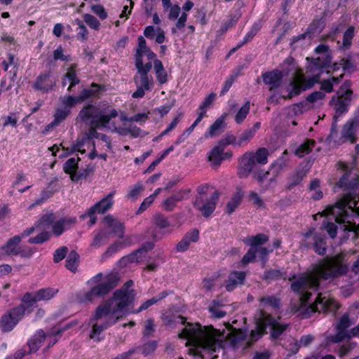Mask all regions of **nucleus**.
Listing matches in <instances>:
<instances>
[{
    "mask_svg": "<svg viewBox=\"0 0 359 359\" xmlns=\"http://www.w3.org/2000/svg\"><path fill=\"white\" fill-rule=\"evenodd\" d=\"M346 270L347 265L344 256L338 255L320 262L311 271L292 283V290L299 294L300 306L297 309L299 313L307 316L315 311L334 312L339 305L328 294H320L313 304L309 303L311 294L309 290L315 291L318 288L320 278H334L344 273Z\"/></svg>",
    "mask_w": 359,
    "mask_h": 359,
    "instance_id": "obj_1",
    "label": "nucleus"
},
{
    "mask_svg": "<svg viewBox=\"0 0 359 359\" xmlns=\"http://www.w3.org/2000/svg\"><path fill=\"white\" fill-rule=\"evenodd\" d=\"M133 280L127 281L123 286L114 292L113 297L100 304L90 320L92 330L90 338L94 341L101 339V334L119 319L130 313L128 306L136 296L133 289Z\"/></svg>",
    "mask_w": 359,
    "mask_h": 359,
    "instance_id": "obj_2",
    "label": "nucleus"
},
{
    "mask_svg": "<svg viewBox=\"0 0 359 359\" xmlns=\"http://www.w3.org/2000/svg\"><path fill=\"white\" fill-rule=\"evenodd\" d=\"M226 328L228 332L224 330L221 332L213 328L212 326H203L198 323H188L179 334L180 338L187 339L186 345L194 347L190 351L193 355L201 354V351L212 353L222 348L224 340L229 337L233 341L243 339L246 337V332L241 328H233L227 323Z\"/></svg>",
    "mask_w": 359,
    "mask_h": 359,
    "instance_id": "obj_3",
    "label": "nucleus"
},
{
    "mask_svg": "<svg viewBox=\"0 0 359 359\" xmlns=\"http://www.w3.org/2000/svg\"><path fill=\"white\" fill-rule=\"evenodd\" d=\"M320 215L332 216L344 230L359 234V200L355 201L351 196L346 195L334 205L327 208Z\"/></svg>",
    "mask_w": 359,
    "mask_h": 359,
    "instance_id": "obj_4",
    "label": "nucleus"
},
{
    "mask_svg": "<svg viewBox=\"0 0 359 359\" xmlns=\"http://www.w3.org/2000/svg\"><path fill=\"white\" fill-rule=\"evenodd\" d=\"M74 218L63 219L56 222L53 221V215H46L41 217L37 224L34 226L28 228L25 231L24 235L29 236L33 232H36L38 235L29 239L31 243L40 244L48 240L50 236L49 229H52L53 234L58 236L62 233L66 229L67 225L75 223Z\"/></svg>",
    "mask_w": 359,
    "mask_h": 359,
    "instance_id": "obj_5",
    "label": "nucleus"
},
{
    "mask_svg": "<svg viewBox=\"0 0 359 359\" xmlns=\"http://www.w3.org/2000/svg\"><path fill=\"white\" fill-rule=\"evenodd\" d=\"M104 230L98 231L91 243V246L98 248L105 243L108 238L107 230L111 231L116 236L121 238V241L115 243L110 246L107 252L108 254H113L121 248L128 246L132 243V238L130 236L123 238V226L118 219H115L112 215H107L103 221Z\"/></svg>",
    "mask_w": 359,
    "mask_h": 359,
    "instance_id": "obj_6",
    "label": "nucleus"
},
{
    "mask_svg": "<svg viewBox=\"0 0 359 359\" xmlns=\"http://www.w3.org/2000/svg\"><path fill=\"white\" fill-rule=\"evenodd\" d=\"M256 329L251 331L250 338L252 341H257L266 333V327H270L272 330L271 336L276 338L285 330L286 325L280 324L277 320L273 319L266 313L261 311L255 318Z\"/></svg>",
    "mask_w": 359,
    "mask_h": 359,
    "instance_id": "obj_7",
    "label": "nucleus"
},
{
    "mask_svg": "<svg viewBox=\"0 0 359 359\" xmlns=\"http://www.w3.org/2000/svg\"><path fill=\"white\" fill-rule=\"evenodd\" d=\"M269 155V151L266 148H259L255 153L245 154L240 161L239 175L242 177H247L255 169L257 164H266Z\"/></svg>",
    "mask_w": 359,
    "mask_h": 359,
    "instance_id": "obj_8",
    "label": "nucleus"
},
{
    "mask_svg": "<svg viewBox=\"0 0 359 359\" xmlns=\"http://www.w3.org/2000/svg\"><path fill=\"white\" fill-rule=\"evenodd\" d=\"M29 307L24 302L8 310L0 319V328L4 332L12 331L27 314L30 313Z\"/></svg>",
    "mask_w": 359,
    "mask_h": 359,
    "instance_id": "obj_9",
    "label": "nucleus"
},
{
    "mask_svg": "<svg viewBox=\"0 0 359 359\" xmlns=\"http://www.w3.org/2000/svg\"><path fill=\"white\" fill-rule=\"evenodd\" d=\"M118 280L119 278L116 274L107 275L104 281L94 285L90 290L81 294L79 297L80 302L83 303L92 302L97 297L106 294L117 285Z\"/></svg>",
    "mask_w": 359,
    "mask_h": 359,
    "instance_id": "obj_10",
    "label": "nucleus"
},
{
    "mask_svg": "<svg viewBox=\"0 0 359 359\" xmlns=\"http://www.w3.org/2000/svg\"><path fill=\"white\" fill-rule=\"evenodd\" d=\"M353 99V91L351 88V83L348 81L344 82L337 92V95L333 96L330 102V105L335 110L336 115L340 116L348 111V108Z\"/></svg>",
    "mask_w": 359,
    "mask_h": 359,
    "instance_id": "obj_11",
    "label": "nucleus"
},
{
    "mask_svg": "<svg viewBox=\"0 0 359 359\" xmlns=\"http://www.w3.org/2000/svg\"><path fill=\"white\" fill-rule=\"evenodd\" d=\"M207 186H202L198 189V196L194 203V208L199 211L203 216L208 217L215 210L219 196L216 192H213L210 196L205 194L208 190Z\"/></svg>",
    "mask_w": 359,
    "mask_h": 359,
    "instance_id": "obj_12",
    "label": "nucleus"
},
{
    "mask_svg": "<svg viewBox=\"0 0 359 359\" xmlns=\"http://www.w3.org/2000/svg\"><path fill=\"white\" fill-rule=\"evenodd\" d=\"M319 79V74L312 76L306 77L301 71H297L292 81H290L287 92V97L291 98L293 96L298 95L301 92L311 88Z\"/></svg>",
    "mask_w": 359,
    "mask_h": 359,
    "instance_id": "obj_13",
    "label": "nucleus"
},
{
    "mask_svg": "<svg viewBox=\"0 0 359 359\" xmlns=\"http://www.w3.org/2000/svg\"><path fill=\"white\" fill-rule=\"evenodd\" d=\"M115 191L109 194L105 198L95 203L93 206L90 207L86 214L81 216V218L85 219L87 217H90V225L92 226L96 222L95 214H102L111 208L114 204V196Z\"/></svg>",
    "mask_w": 359,
    "mask_h": 359,
    "instance_id": "obj_14",
    "label": "nucleus"
},
{
    "mask_svg": "<svg viewBox=\"0 0 359 359\" xmlns=\"http://www.w3.org/2000/svg\"><path fill=\"white\" fill-rule=\"evenodd\" d=\"M57 292L58 290L55 288H43L33 293H26L22 298V302L29 307L30 311L32 312L36 302L48 301L53 298Z\"/></svg>",
    "mask_w": 359,
    "mask_h": 359,
    "instance_id": "obj_15",
    "label": "nucleus"
},
{
    "mask_svg": "<svg viewBox=\"0 0 359 359\" xmlns=\"http://www.w3.org/2000/svg\"><path fill=\"white\" fill-rule=\"evenodd\" d=\"M353 323L348 315H344L340 319L337 325V334L333 337L334 342H339L345 338H350L359 334V325L353 329L348 330V328Z\"/></svg>",
    "mask_w": 359,
    "mask_h": 359,
    "instance_id": "obj_16",
    "label": "nucleus"
},
{
    "mask_svg": "<svg viewBox=\"0 0 359 359\" xmlns=\"http://www.w3.org/2000/svg\"><path fill=\"white\" fill-rule=\"evenodd\" d=\"M135 66L137 70V75L134 77L136 86L144 88L147 90H151L154 86V81L152 78L148 76L147 73L152 67L151 62H147L144 64V62L138 61L135 62Z\"/></svg>",
    "mask_w": 359,
    "mask_h": 359,
    "instance_id": "obj_17",
    "label": "nucleus"
},
{
    "mask_svg": "<svg viewBox=\"0 0 359 359\" xmlns=\"http://www.w3.org/2000/svg\"><path fill=\"white\" fill-rule=\"evenodd\" d=\"M25 231L22 233V236H16L13 238L10 239L6 245L0 248V258L3 259L4 256L7 255H20L22 257H29L32 255L33 251L31 249H28L27 253H23L20 250L19 244L21 241L22 237H25L24 235Z\"/></svg>",
    "mask_w": 359,
    "mask_h": 359,
    "instance_id": "obj_18",
    "label": "nucleus"
},
{
    "mask_svg": "<svg viewBox=\"0 0 359 359\" xmlns=\"http://www.w3.org/2000/svg\"><path fill=\"white\" fill-rule=\"evenodd\" d=\"M117 116L118 112L114 109H111L100 114H99L97 120L95 121V126L97 127V128H106L112 131L118 132L119 128H118L114 125H109L112 120L116 118Z\"/></svg>",
    "mask_w": 359,
    "mask_h": 359,
    "instance_id": "obj_19",
    "label": "nucleus"
},
{
    "mask_svg": "<svg viewBox=\"0 0 359 359\" xmlns=\"http://www.w3.org/2000/svg\"><path fill=\"white\" fill-rule=\"evenodd\" d=\"M287 75L280 70H274L263 74V80L266 85L269 86L270 90L278 88L283 85V77Z\"/></svg>",
    "mask_w": 359,
    "mask_h": 359,
    "instance_id": "obj_20",
    "label": "nucleus"
},
{
    "mask_svg": "<svg viewBox=\"0 0 359 359\" xmlns=\"http://www.w3.org/2000/svg\"><path fill=\"white\" fill-rule=\"evenodd\" d=\"M144 57L147 58L149 62H151L156 58V55L147 46L144 39L140 36L138 38V47L136 50L135 62L138 61L144 62Z\"/></svg>",
    "mask_w": 359,
    "mask_h": 359,
    "instance_id": "obj_21",
    "label": "nucleus"
},
{
    "mask_svg": "<svg viewBox=\"0 0 359 359\" xmlns=\"http://www.w3.org/2000/svg\"><path fill=\"white\" fill-rule=\"evenodd\" d=\"M269 251L266 248L259 247L257 248H250L244 255L242 262L245 264L253 262L256 257L264 263L266 260Z\"/></svg>",
    "mask_w": 359,
    "mask_h": 359,
    "instance_id": "obj_22",
    "label": "nucleus"
},
{
    "mask_svg": "<svg viewBox=\"0 0 359 359\" xmlns=\"http://www.w3.org/2000/svg\"><path fill=\"white\" fill-rule=\"evenodd\" d=\"M359 128V118H355L346 123L342 129L341 137L351 143L355 142V133Z\"/></svg>",
    "mask_w": 359,
    "mask_h": 359,
    "instance_id": "obj_23",
    "label": "nucleus"
},
{
    "mask_svg": "<svg viewBox=\"0 0 359 359\" xmlns=\"http://www.w3.org/2000/svg\"><path fill=\"white\" fill-rule=\"evenodd\" d=\"M99 115L98 109L93 105H88L83 107L79 112V118L86 122L89 123L91 125L95 126V120H97Z\"/></svg>",
    "mask_w": 359,
    "mask_h": 359,
    "instance_id": "obj_24",
    "label": "nucleus"
},
{
    "mask_svg": "<svg viewBox=\"0 0 359 359\" xmlns=\"http://www.w3.org/2000/svg\"><path fill=\"white\" fill-rule=\"evenodd\" d=\"M224 148L219 144L215 147L210 151L208 158L212 164L219 165L222 161L231 157V154L229 153H224Z\"/></svg>",
    "mask_w": 359,
    "mask_h": 359,
    "instance_id": "obj_25",
    "label": "nucleus"
},
{
    "mask_svg": "<svg viewBox=\"0 0 359 359\" xmlns=\"http://www.w3.org/2000/svg\"><path fill=\"white\" fill-rule=\"evenodd\" d=\"M46 339L49 341V345L53 344V341H51L52 338L48 337V333L46 335L43 330H38L28 341L30 351H37Z\"/></svg>",
    "mask_w": 359,
    "mask_h": 359,
    "instance_id": "obj_26",
    "label": "nucleus"
},
{
    "mask_svg": "<svg viewBox=\"0 0 359 359\" xmlns=\"http://www.w3.org/2000/svg\"><path fill=\"white\" fill-rule=\"evenodd\" d=\"M144 34L147 39H155L158 43H162L165 41V32L160 27L147 26L144 29Z\"/></svg>",
    "mask_w": 359,
    "mask_h": 359,
    "instance_id": "obj_27",
    "label": "nucleus"
},
{
    "mask_svg": "<svg viewBox=\"0 0 359 359\" xmlns=\"http://www.w3.org/2000/svg\"><path fill=\"white\" fill-rule=\"evenodd\" d=\"M245 278L244 272L233 271L231 273L226 283V289L228 291L233 290L238 285L243 283Z\"/></svg>",
    "mask_w": 359,
    "mask_h": 359,
    "instance_id": "obj_28",
    "label": "nucleus"
},
{
    "mask_svg": "<svg viewBox=\"0 0 359 359\" xmlns=\"http://www.w3.org/2000/svg\"><path fill=\"white\" fill-rule=\"evenodd\" d=\"M55 84V80L49 73L40 75L36 81L35 88L41 90H48Z\"/></svg>",
    "mask_w": 359,
    "mask_h": 359,
    "instance_id": "obj_29",
    "label": "nucleus"
},
{
    "mask_svg": "<svg viewBox=\"0 0 359 359\" xmlns=\"http://www.w3.org/2000/svg\"><path fill=\"white\" fill-rule=\"evenodd\" d=\"M154 224L163 234H169L172 232V228L168 219L161 215H157L154 217Z\"/></svg>",
    "mask_w": 359,
    "mask_h": 359,
    "instance_id": "obj_30",
    "label": "nucleus"
},
{
    "mask_svg": "<svg viewBox=\"0 0 359 359\" xmlns=\"http://www.w3.org/2000/svg\"><path fill=\"white\" fill-rule=\"evenodd\" d=\"M269 171L257 174L255 177L264 189H267L274 187L276 184L275 176L269 177Z\"/></svg>",
    "mask_w": 359,
    "mask_h": 359,
    "instance_id": "obj_31",
    "label": "nucleus"
},
{
    "mask_svg": "<svg viewBox=\"0 0 359 359\" xmlns=\"http://www.w3.org/2000/svg\"><path fill=\"white\" fill-rule=\"evenodd\" d=\"M79 83V79L76 74L75 66L72 65L69 68L67 69L66 74L62 78V84L63 86H65L67 83H69L68 90H70L72 86L78 84Z\"/></svg>",
    "mask_w": 359,
    "mask_h": 359,
    "instance_id": "obj_32",
    "label": "nucleus"
},
{
    "mask_svg": "<svg viewBox=\"0 0 359 359\" xmlns=\"http://www.w3.org/2000/svg\"><path fill=\"white\" fill-rule=\"evenodd\" d=\"M77 323V321L73 320L63 326L55 327L48 332V337L53 338V339H51V341H53V344H55L58 339V337H60L61 334L64 331L67 330L74 326H76Z\"/></svg>",
    "mask_w": 359,
    "mask_h": 359,
    "instance_id": "obj_33",
    "label": "nucleus"
},
{
    "mask_svg": "<svg viewBox=\"0 0 359 359\" xmlns=\"http://www.w3.org/2000/svg\"><path fill=\"white\" fill-rule=\"evenodd\" d=\"M154 60V68L157 81L161 83H165L168 81V74L165 70L163 63L158 59Z\"/></svg>",
    "mask_w": 359,
    "mask_h": 359,
    "instance_id": "obj_34",
    "label": "nucleus"
},
{
    "mask_svg": "<svg viewBox=\"0 0 359 359\" xmlns=\"http://www.w3.org/2000/svg\"><path fill=\"white\" fill-rule=\"evenodd\" d=\"M269 238L264 233H259L256 236H252L247 237L244 242L248 245L251 246V248H259V245H261L266 242H267Z\"/></svg>",
    "mask_w": 359,
    "mask_h": 359,
    "instance_id": "obj_35",
    "label": "nucleus"
},
{
    "mask_svg": "<svg viewBox=\"0 0 359 359\" xmlns=\"http://www.w3.org/2000/svg\"><path fill=\"white\" fill-rule=\"evenodd\" d=\"M144 191V186L142 183L138 182L129 187L126 197L132 201H136L142 196Z\"/></svg>",
    "mask_w": 359,
    "mask_h": 359,
    "instance_id": "obj_36",
    "label": "nucleus"
},
{
    "mask_svg": "<svg viewBox=\"0 0 359 359\" xmlns=\"http://www.w3.org/2000/svg\"><path fill=\"white\" fill-rule=\"evenodd\" d=\"M96 128L97 127L94 125H91L88 133V138L100 139L104 143V147H106V149H111V142L109 137L105 135L98 133L96 130Z\"/></svg>",
    "mask_w": 359,
    "mask_h": 359,
    "instance_id": "obj_37",
    "label": "nucleus"
},
{
    "mask_svg": "<svg viewBox=\"0 0 359 359\" xmlns=\"http://www.w3.org/2000/svg\"><path fill=\"white\" fill-rule=\"evenodd\" d=\"M146 252H147L144 248L140 249L130 255L123 257L121 259V262L124 264L133 262H140L145 257Z\"/></svg>",
    "mask_w": 359,
    "mask_h": 359,
    "instance_id": "obj_38",
    "label": "nucleus"
},
{
    "mask_svg": "<svg viewBox=\"0 0 359 359\" xmlns=\"http://www.w3.org/2000/svg\"><path fill=\"white\" fill-rule=\"evenodd\" d=\"M79 158H71L67 161V162L64 164V170L66 173H68L71 175V178L72 180H76V170L77 169L78 161Z\"/></svg>",
    "mask_w": 359,
    "mask_h": 359,
    "instance_id": "obj_39",
    "label": "nucleus"
},
{
    "mask_svg": "<svg viewBox=\"0 0 359 359\" xmlns=\"http://www.w3.org/2000/svg\"><path fill=\"white\" fill-rule=\"evenodd\" d=\"M242 194L239 192L235 194L226 204V212L228 214L233 213L238 206L240 205L242 200Z\"/></svg>",
    "mask_w": 359,
    "mask_h": 359,
    "instance_id": "obj_40",
    "label": "nucleus"
},
{
    "mask_svg": "<svg viewBox=\"0 0 359 359\" xmlns=\"http://www.w3.org/2000/svg\"><path fill=\"white\" fill-rule=\"evenodd\" d=\"M79 255L75 251H71L66 260V267L71 271L75 272L79 265Z\"/></svg>",
    "mask_w": 359,
    "mask_h": 359,
    "instance_id": "obj_41",
    "label": "nucleus"
},
{
    "mask_svg": "<svg viewBox=\"0 0 359 359\" xmlns=\"http://www.w3.org/2000/svg\"><path fill=\"white\" fill-rule=\"evenodd\" d=\"M217 95L214 93H210L205 100L202 102L198 107V113L205 116L207 109L212 107L214 101L215 100Z\"/></svg>",
    "mask_w": 359,
    "mask_h": 359,
    "instance_id": "obj_42",
    "label": "nucleus"
},
{
    "mask_svg": "<svg viewBox=\"0 0 359 359\" xmlns=\"http://www.w3.org/2000/svg\"><path fill=\"white\" fill-rule=\"evenodd\" d=\"M226 117V114H222L210 127L208 133L210 137H212L215 135H216L218 131H219L222 128H224V126L225 125L224 121H225Z\"/></svg>",
    "mask_w": 359,
    "mask_h": 359,
    "instance_id": "obj_43",
    "label": "nucleus"
},
{
    "mask_svg": "<svg viewBox=\"0 0 359 359\" xmlns=\"http://www.w3.org/2000/svg\"><path fill=\"white\" fill-rule=\"evenodd\" d=\"M315 141L307 140L302 144H301L295 151V154L299 157L309 154L312 148L314 147Z\"/></svg>",
    "mask_w": 359,
    "mask_h": 359,
    "instance_id": "obj_44",
    "label": "nucleus"
},
{
    "mask_svg": "<svg viewBox=\"0 0 359 359\" xmlns=\"http://www.w3.org/2000/svg\"><path fill=\"white\" fill-rule=\"evenodd\" d=\"M250 102H246L238 111L236 114L235 115V121L240 124L241 123L245 118H246L247 115L249 113L250 111Z\"/></svg>",
    "mask_w": 359,
    "mask_h": 359,
    "instance_id": "obj_45",
    "label": "nucleus"
},
{
    "mask_svg": "<svg viewBox=\"0 0 359 359\" xmlns=\"http://www.w3.org/2000/svg\"><path fill=\"white\" fill-rule=\"evenodd\" d=\"M79 103L76 97L73 96H64L60 98V105L65 109H68L69 111L72 107Z\"/></svg>",
    "mask_w": 359,
    "mask_h": 359,
    "instance_id": "obj_46",
    "label": "nucleus"
},
{
    "mask_svg": "<svg viewBox=\"0 0 359 359\" xmlns=\"http://www.w3.org/2000/svg\"><path fill=\"white\" fill-rule=\"evenodd\" d=\"M255 128H250L244 131L237 140V146L241 147L248 143L255 135Z\"/></svg>",
    "mask_w": 359,
    "mask_h": 359,
    "instance_id": "obj_47",
    "label": "nucleus"
},
{
    "mask_svg": "<svg viewBox=\"0 0 359 359\" xmlns=\"http://www.w3.org/2000/svg\"><path fill=\"white\" fill-rule=\"evenodd\" d=\"M165 296L163 295V296H161V297H152L151 299H148L146 302H144V303H142L137 309L134 310V311H133L131 312L134 313H140V312H141L142 311H144V310L147 309L148 308H149L151 306H152L154 304L157 303L159 300L162 299Z\"/></svg>",
    "mask_w": 359,
    "mask_h": 359,
    "instance_id": "obj_48",
    "label": "nucleus"
},
{
    "mask_svg": "<svg viewBox=\"0 0 359 359\" xmlns=\"http://www.w3.org/2000/svg\"><path fill=\"white\" fill-rule=\"evenodd\" d=\"M313 340L311 335H305L301 337L299 341H295L294 347L292 348L294 353H297L300 347H306L309 345Z\"/></svg>",
    "mask_w": 359,
    "mask_h": 359,
    "instance_id": "obj_49",
    "label": "nucleus"
},
{
    "mask_svg": "<svg viewBox=\"0 0 359 359\" xmlns=\"http://www.w3.org/2000/svg\"><path fill=\"white\" fill-rule=\"evenodd\" d=\"M84 22L93 29L98 30L100 29V23L98 20L90 14L83 15Z\"/></svg>",
    "mask_w": 359,
    "mask_h": 359,
    "instance_id": "obj_50",
    "label": "nucleus"
},
{
    "mask_svg": "<svg viewBox=\"0 0 359 359\" xmlns=\"http://www.w3.org/2000/svg\"><path fill=\"white\" fill-rule=\"evenodd\" d=\"M325 94L323 92L316 91V92L311 93V95H309L307 97V101L311 103L320 104H321V102L323 100V99L325 98Z\"/></svg>",
    "mask_w": 359,
    "mask_h": 359,
    "instance_id": "obj_51",
    "label": "nucleus"
},
{
    "mask_svg": "<svg viewBox=\"0 0 359 359\" xmlns=\"http://www.w3.org/2000/svg\"><path fill=\"white\" fill-rule=\"evenodd\" d=\"M69 110L68 109H65L60 105L59 108L57 109L56 113L55 114V124H58L60 122L62 121L66 118V117L69 115Z\"/></svg>",
    "mask_w": 359,
    "mask_h": 359,
    "instance_id": "obj_52",
    "label": "nucleus"
},
{
    "mask_svg": "<svg viewBox=\"0 0 359 359\" xmlns=\"http://www.w3.org/2000/svg\"><path fill=\"white\" fill-rule=\"evenodd\" d=\"M74 22L79 26L80 29L77 34V38L79 39L86 40L88 38V32L83 21L80 19H76Z\"/></svg>",
    "mask_w": 359,
    "mask_h": 359,
    "instance_id": "obj_53",
    "label": "nucleus"
},
{
    "mask_svg": "<svg viewBox=\"0 0 359 359\" xmlns=\"http://www.w3.org/2000/svg\"><path fill=\"white\" fill-rule=\"evenodd\" d=\"M353 36L354 27H350L344 34L342 46L344 48H347L351 46Z\"/></svg>",
    "mask_w": 359,
    "mask_h": 359,
    "instance_id": "obj_54",
    "label": "nucleus"
},
{
    "mask_svg": "<svg viewBox=\"0 0 359 359\" xmlns=\"http://www.w3.org/2000/svg\"><path fill=\"white\" fill-rule=\"evenodd\" d=\"M338 81V77H332L331 79L324 80L321 83V89L327 93H330L333 90V85Z\"/></svg>",
    "mask_w": 359,
    "mask_h": 359,
    "instance_id": "obj_55",
    "label": "nucleus"
},
{
    "mask_svg": "<svg viewBox=\"0 0 359 359\" xmlns=\"http://www.w3.org/2000/svg\"><path fill=\"white\" fill-rule=\"evenodd\" d=\"M261 304L266 309L268 307L276 309L279 305V300L274 297H264L261 299Z\"/></svg>",
    "mask_w": 359,
    "mask_h": 359,
    "instance_id": "obj_56",
    "label": "nucleus"
},
{
    "mask_svg": "<svg viewBox=\"0 0 359 359\" xmlns=\"http://www.w3.org/2000/svg\"><path fill=\"white\" fill-rule=\"evenodd\" d=\"M118 133L123 135L130 134L133 137H137L142 135V131L137 127H132L129 129H123L119 128Z\"/></svg>",
    "mask_w": 359,
    "mask_h": 359,
    "instance_id": "obj_57",
    "label": "nucleus"
},
{
    "mask_svg": "<svg viewBox=\"0 0 359 359\" xmlns=\"http://www.w3.org/2000/svg\"><path fill=\"white\" fill-rule=\"evenodd\" d=\"M218 144L224 149L226 146L230 144L237 146V140L233 135L228 134L222 139Z\"/></svg>",
    "mask_w": 359,
    "mask_h": 359,
    "instance_id": "obj_58",
    "label": "nucleus"
},
{
    "mask_svg": "<svg viewBox=\"0 0 359 359\" xmlns=\"http://www.w3.org/2000/svg\"><path fill=\"white\" fill-rule=\"evenodd\" d=\"M187 20V14L185 12H183L182 15L177 19V21L175 24V27L172 29V33H176L177 30H180L184 27L186 22Z\"/></svg>",
    "mask_w": 359,
    "mask_h": 359,
    "instance_id": "obj_59",
    "label": "nucleus"
},
{
    "mask_svg": "<svg viewBox=\"0 0 359 359\" xmlns=\"http://www.w3.org/2000/svg\"><path fill=\"white\" fill-rule=\"evenodd\" d=\"M91 11L101 20H104L107 18V13L102 5L97 4L92 6Z\"/></svg>",
    "mask_w": 359,
    "mask_h": 359,
    "instance_id": "obj_60",
    "label": "nucleus"
},
{
    "mask_svg": "<svg viewBox=\"0 0 359 359\" xmlns=\"http://www.w3.org/2000/svg\"><path fill=\"white\" fill-rule=\"evenodd\" d=\"M168 18L170 20H175L178 18L180 13V7L175 4L168 8Z\"/></svg>",
    "mask_w": 359,
    "mask_h": 359,
    "instance_id": "obj_61",
    "label": "nucleus"
},
{
    "mask_svg": "<svg viewBox=\"0 0 359 359\" xmlns=\"http://www.w3.org/2000/svg\"><path fill=\"white\" fill-rule=\"evenodd\" d=\"M177 203V201L173 195L172 196L165 200L163 206V208L166 210H172L176 206Z\"/></svg>",
    "mask_w": 359,
    "mask_h": 359,
    "instance_id": "obj_62",
    "label": "nucleus"
},
{
    "mask_svg": "<svg viewBox=\"0 0 359 359\" xmlns=\"http://www.w3.org/2000/svg\"><path fill=\"white\" fill-rule=\"evenodd\" d=\"M154 200V196H151V195L144 198L140 206L137 213H142L146 210L153 203Z\"/></svg>",
    "mask_w": 359,
    "mask_h": 359,
    "instance_id": "obj_63",
    "label": "nucleus"
},
{
    "mask_svg": "<svg viewBox=\"0 0 359 359\" xmlns=\"http://www.w3.org/2000/svg\"><path fill=\"white\" fill-rule=\"evenodd\" d=\"M67 253V248L66 247H62V248L57 249V250H55V252L54 253V258H53L54 261L55 262H58L61 261L62 259H63L65 258Z\"/></svg>",
    "mask_w": 359,
    "mask_h": 359,
    "instance_id": "obj_64",
    "label": "nucleus"
}]
</instances>
